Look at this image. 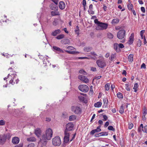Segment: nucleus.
<instances>
[{
    "label": "nucleus",
    "instance_id": "nucleus-58",
    "mask_svg": "<svg viewBox=\"0 0 147 147\" xmlns=\"http://www.w3.org/2000/svg\"><path fill=\"white\" fill-rule=\"evenodd\" d=\"M142 128L139 127L138 129V131L139 133H141L142 130H141Z\"/></svg>",
    "mask_w": 147,
    "mask_h": 147
},
{
    "label": "nucleus",
    "instance_id": "nucleus-33",
    "mask_svg": "<svg viewBox=\"0 0 147 147\" xmlns=\"http://www.w3.org/2000/svg\"><path fill=\"white\" fill-rule=\"evenodd\" d=\"M114 49L117 51L119 50L118 49V47H119L118 44L117 43H115L114 45Z\"/></svg>",
    "mask_w": 147,
    "mask_h": 147
},
{
    "label": "nucleus",
    "instance_id": "nucleus-48",
    "mask_svg": "<svg viewBox=\"0 0 147 147\" xmlns=\"http://www.w3.org/2000/svg\"><path fill=\"white\" fill-rule=\"evenodd\" d=\"M125 86H126L125 88V89L127 91H129L130 90L129 88V84H125Z\"/></svg>",
    "mask_w": 147,
    "mask_h": 147
},
{
    "label": "nucleus",
    "instance_id": "nucleus-20",
    "mask_svg": "<svg viewBox=\"0 0 147 147\" xmlns=\"http://www.w3.org/2000/svg\"><path fill=\"white\" fill-rule=\"evenodd\" d=\"M50 8L52 10L57 11L58 9V7L56 5H55L54 4H52L50 6Z\"/></svg>",
    "mask_w": 147,
    "mask_h": 147
},
{
    "label": "nucleus",
    "instance_id": "nucleus-44",
    "mask_svg": "<svg viewBox=\"0 0 147 147\" xmlns=\"http://www.w3.org/2000/svg\"><path fill=\"white\" fill-rule=\"evenodd\" d=\"M79 73L80 74L86 75L87 74V73L84 70L81 69L79 71Z\"/></svg>",
    "mask_w": 147,
    "mask_h": 147
},
{
    "label": "nucleus",
    "instance_id": "nucleus-53",
    "mask_svg": "<svg viewBox=\"0 0 147 147\" xmlns=\"http://www.w3.org/2000/svg\"><path fill=\"white\" fill-rule=\"evenodd\" d=\"M119 47L120 48L122 49L124 48V46L123 45L122 43H120L118 44Z\"/></svg>",
    "mask_w": 147,
    "mask_h": 147
},
{
    "label": "nucleus",
    "instance_id": "nucleus-2",
    "mask_svg": "<svg viewBox=\"0 0 147 147\" xmlns=\"http://www.w3.org/2000/svg\"><path fill=\"white\" fill-rule=\"evenodd\" d=\"M100 128V126L97 127L96 129L92 130L91 131L90 134L93 135L95 134L94 136L96 137L101 136V132L98 133L100 132L101 131V129Z\"/></svg>",
    "mask_w": 147,
    "mask_h": 147
},
{
    "label": "nucleus",
    "instance_id": "nucleus-64",
    "mask_svg": "<svg viewBox=\"0 0 147 147\" xmlns=\"http://www.w3.org/2000/svg\"><path fill=\"white\" fill-rule=\"evenodd\" d=\"M82 4L84 6H85L86 5V0H83Z\"/></svg>",
    "mask_w": 147,
    "mask_h": 147
},
{
    "label": "nucleus",
    "instance_id": "nucleus-34",
    "mask_svg": "<svg viewBox=\"0 0 147 147\" xmlns=\"http://www.w3.org/2000/svg\"><path fill=\"white\" fill-rule=\"evenodd\" d=\"M101 102H97V103L94 104V106L96 107H99L101 106Z\"/></svg>",
    "mask_w": 147,
    "mask_h": 147
},
{
    "label": "nucleus",
    "instance_id": "nucleus-26",
    "mask_svg": "<svg viewBox=\"0 0 147 147\" xmlns=\"http://www.w3.org/2000/svg\"><path fill=\"white\" fill-rule=\"evenodd\" d=\"M4 136L5 137V139L6 140L7 139L8 140H9L11 136V135L9 133H7L6 134H3Z\"/></svg>",
    "mask_w": 147,
    "mask_h": 147
},
{
    "label": "nucleus",
    "instance_id": "nucleus-39",
    "mask_svg": "<svg viewBox=\"0 0 147 147\" xmlns=\"http://www.w3.org/2000/svg\"><path fill=\"white\" fill-rule=\"evenodd\" d=\"M18 110H15L13 113V115L15 117H17L18 116Z\"/></svg>",
    "mask_w": 147,
    "mask_h": 147
},
{
    "label": "nucleus",
    "instance_id": "nucleus-22",
    "mask_svg": "<svg viewBox=\"0 0 147 147\" xmlns=\"http://www.w3.org/2000/svg\"><path fill=\"white\" fill-rule=\"evenodd\" d=\"M76 118V116L75 115H73L69 117V120L70 121H74Z\"/></svg>",
    "mask_w": 147,
    "mask_h": 147
},
{
    "label": "nucleus",
    "instance_id": "nucleus-56",
    "mask_svg": "<svg viewBox=\"0 0 147 147\" xmlns=\"http://www.w3.org/2000/svg\"><path fill=\"white\" fill-rule=\"evenodd\" d=\"M34 144L33 143H32L31 144H29L28 146V147H34Z\"/></svg>",
    "mask_w": 147,
    "mask_h": 147
},
{
    "label": "nucleus",
    "instance_id": "nucleus-60",
    "mask_svg": "<svg viewBox=\"0 0 147 147\" xmlns=\"http://www.w3.org/2000/svg\"><path fill=\"white\" fill-rule=\"evenodd\" d=\"M52 1L55 4V5L57 6L58 1L57 0H52Z\"/></svg>",
    "mask_w": 147,
    "mask_h": 147
},
{
    "label": "nucleus",
    "instance_id": "nucleus-9",
    "mask_svg": "<svg viewBox=\"0 0 147 147\" xmlns=\"http://www.w3.org/2000/svg\"><path fill=\"white\" fill-rule=\"evenodd\" d=\"M65 136L64 137V143H67L69 140V133L64 132Z\"/></svg>",
    "mask_w": 147,
    "mask_h": 147
},
{
    "label": "nucleus",
    "instance_id": "nucleus-6",
    "mask_svg": "<svg viewBox=\"0 0 147 147\" xmlns=\"http://www.w3.org/2000/svg\"><path fill=\"white\" fill-rule=\"evenodd\" d=\"M74 128V125L72 123L70 122L67 123L66 126V129L64 132L69 133V131H71Z\"/></svg>",
    "mask_w": 147,
    "mask_h": 147
},
{
    "label": "nucleus",
    "instance_id": "nucleus-19",
    "mask_svg": "<svg viewBox=\"0 0 147 147\" xmlns=\"http://www.w3.org/2000/svg\"><path fill=\"white\" fill-rule=\"evenodd\" d=\"M108 26V24L107 23L102 22V30L106 29Z\"/></svg>",
    "mask_w": 147,
    "mask_h": 147
},
{
    "label": "nucleus",
    "instance_id": "nucleus-62",
    "mask_svg": "<svg viewBox=\"0 0 147 147\" xmlns=\"http://www.w3.org/2000/svg\"><path fill=\"white\" fill-rule=\"evenodd\" d=\"M67 49L68 50H72L74 49V48L72 46H69L67 47Z\"/></svg>",
    "mask_w": 147,
    "mask_h": 147
},
{
    "label": "nucleus",
    "instance_id": "nucleus-31",
    "mask_svg": "<svg viewBox=\"0 0 147 147\" xmlns=\"http://www.w3.org/2000/svg\"><path fill=\"white\" fill-rule=\"evenodd\" d=\"M138 87V84L136 83L135 84L133 88V89L134 90V92H136L137 91Z\"/></svg>",
    "mask_w": 147,
    "mask_h": 147
},
{
    "label": "nucleus",
    "instance_id": "nucleus-43",
    "mask_svg": "<svg viewBox=\"0 0 147 147\" xmlns=\"http://www.w3.org/2000/svg\"><path fill=\"white\" fill-rule=\"evenodd\" d=\"M5 121L3 120H0V125L3 126L5 125Z\"/></svg>",
    "mask_w": 147,
    "mask_h": 147
},
{
    "label": "nucleus",
    "instance_id": "nucleus-49",
    "mask_svg": "<svg viewBox=\"0 0 147 147\" xmlns=\"http://www.w3.org/2000/svg\"><path fill=\"white\" fill-rule=\"evenodd\" d=\"M88 12L89 14H94V12L92 10H88Z\"/></svg>",
    "mask_w": 147,
    "mask_h": 147
},
{
    "label": "nucleus",
    "instance_id": "nucleus-1",
    "mask_svg": "<svg viewBox=\"0 0 147 147\" xmlns=\"http://www.w3.org/2000/svg\"><path fill=\"white\" fill-rule=\"evenodd\" d=\"M53 131L52 129L50 128L47 129L45 131V134H43L41 138L39 143H41L44 145H46L48 140L51 139L52 137Z\"/></svg>",
    "mask_w": 147,
    "mask_h": 147
},
{
    "label": "nucleus",
    "instance_id": "nucleus-7",
    "mask_svg": "<svg viewBox=\"0 0 147 147\" xmlns=\"http://www.w3.org/2000/svg\"><path fill=\"white\" fill-rule=\"evenodd\" d=\"M79 89L81 91L86 92L88 91L89 88L86 85H81L78 87Z\"/></svg>",
    "mask_w": 147,
    "mask_h": 147
},
{
    "label": "nucleus",
    "instance_id": "nucleus-16",
    "mask_svg": "<svg viewBox=\"0 0 147 147\" xmlns=\"http://www.w3.org/2000/svg\"><path fill=\"white\" fill-rule=\"evenodd\" d=\"M104 105H103V108H106L107 106L108 100L107 98H103Z\"/></svg>",
    "mask_w": 147,
    "mask_h": 147
},
{
    "label": "nucleus",
    "instance_id": "nucleus-14",
    "mask_svg": "<svg viewBox=\"0 0 147 147\" xmlns=\"http://www.w3.org/2000/svg\"><path fill=\"white\" fill-rule=\"evenodd\" d=\"M61 33V30L59 29H57L52 32L51 33V35L53 36H55L57 34H60Z\"/></svg>",
    "mask_w": 147,
    "mask_h": 147
},
{
    "label": "nucleus",
    "instance_id": "nucleus-45",
    "mask_svg": "<svg viewBox=\"0 0 147 147\" xmlns=\"http://www.w3.org/2000/svg\"><path fill=\"white\" fill-rule=\"evenodd\" d=\"M142 42L140 39H138L137 42V45L139 47H140L141 45Z\"/></svg>",
    "mask_w": 147,
    "mask_h": 147
},
{
    "label": "nucleus",
    "instance_id": "nucleus-8",
    "mask_svg": "<svg viewBox=\"0 0 147 147\" xmlns=\"http://www.w3.org/2000/svg\"><path fill=\"white\" fill-rule=\"evenodd\" d=\"M78 78L80 80L85 83H88L89 81L87 77L84 76L80 75L79 76Z\"/></svg>",
    "mask_w": 147,
    "mask_h": 147
},
{
    "label": "nucleus",
    "instance_id": "nucleus-30",
    "mask_svg": "<svg viewBox=\"0 0 147 147\" xmlns=\"http://www.w3.org/2000/svg\"><path fill=\"white\" fill-rule=\"evenodd\" d=\"M91 49L92 48L91 47H85L84 49V51L86 52L90 51Z\"/></svg>",
    "mask_w": 147,
    "mask_h": 147
},
{
    "label": "nucleus",
    "instance_id": "nucleus-11",
    "mask_svg": "<svg viewBox=\"0 0 147 147\" xmlns=\"http://www.w3.org/2000/svg\"><path fill=\"white\" fill-rule=\"evenodd\" d=\"M134 34L133 33H131L129 37V40H128L127 42L128 44L129 45H131L132 44L134 41Z\"/></svg>",
    "mask_w": 147,
    "mask_h": 147
},
{
    "label": "nucleus",
    "instance_id": "nucleus-10",
    "mask_svg": "<svg viewBox=\"0 0 147 147\" xmlns=\"http://www.w3.org/2000/svg\"><path fill=\"white\" fill-rule=\"evenodd\" d=\"M34 133L38 138H40L41 134V131L40 128H36L35 130Z\"/></svg>",
    "mask_w": 147,
    "mask_h": 147
},
{
    "label": "nucleus",
    "instance_id": "nucleus-47",
    "mask_svg": "<svg viewBox=\"0 0 147 147\" xmlns=\"http://www.w3.org/2000/svg\"><path fill=\"white\" fill-rule=\"evenodd\" d=\"M108 129L109 130H112L113 131H115V129L112 126H109L108 127Z\"/></svg>",
    "mask_w": 147,
    "mask_h": 147
},
{
    "label": "nucleus",
    "instance_id": "nucleus-27",
    "mask_svg": "<svg viewBox=\"0 0 147 147\" xmlns=\"http://www.w3.org/2000/svg\"><path fill=\"white\" fill-rule=\"evenodd\" d=\"M95 23L96 24V26H101V22L98 21V20L97 19H96L94 20Z\"/></svg>",
    "mask_w": 147,
    "mask_h": 147
},
{
    "label": "nucleus",
    "instance_id": "nucleus-46",
    "mask_svg": "<svg viewBox=\"0 0 147 147\" xmlns=\"http://www.w3.org/2000/svg\"><path fill=\"white\" fill-rule=\"evenodd\" d=\"M96 63L99 67H101V61L100 60H98L96 61Z\"/></svg>",
    "mask_w": 147,
    "mask_h": 147
},
{
    "label": "nucleus",
    "instance_id": "nucleus-37",
    "mask_svg": "<svg viewBox=\"0 0 147 147\" xmlns=\"http://www.w3.org/2000/svg\"><path fill=\"white\" fill-rule=\"evenodd\" d=\"M142 130L143 132L147 134V125L145 126Z\"/></svg>",
    "mask_w": 147,
    "mask_h": 147
},
{
    "label": "nucleus",
    "instance_id": "nucleus-23",
    "mask_svg": "<svg viewBox=\"0 0 147 147\" xmlns=\"http://www.w3.org/2000/svg\"><path fill=\"white\" fill-rule=\"evenodd\" d=\"M27 140L29 142H35L36 140V139L34 137H33L27 138Z\"/></svg>",
    "mask_w": 147,
    "mask_h": 147
},
{
    "label": "nucleus",
    "instance_id": "nucleus-29",
    "mask_svg": "<svg viewBox=\"0 0 147 147\" xmlns=\"http://www.w3.org/2000/svg\"><path fill=\"white\" fill-rule=\"evenodd\" d=\"M124 109L123 108V105H122L120 107V108L119 110V112L121 114H123L124 112Z\"/></svg>",
    "mask_w": 147,
    "mask_h": 147
},
{
    "label": "nucleus",
    "instance_id": "nucleus-52",
    "mask_svg": "<svg viewBox=\"0 0 147 147\" xmlns=\"http://www.w3.org/2000/svg\"><path fill=\"white\" fill-rule=\"evenodd\" d=\"M103 120L104 121H106L108 119L106 115H103Z\"/></svg>",
    "mask_w": 147,
    "mask_h": 147
},
{
    "label": "nucleus",
    "instance_id": "nucleus-18",
    "mask_svg": "<svg viewBox=\"0 0 147 147\" xmlns=\"http://www.w3.org/2000/svg\"><path fill=\"white\" fill-rule=\"evenodd\" d=\"M53 48L54 50L60 52L61 53H63V51L60 48L56 46H53Z\"/></svg>",
    "mask_w": 147,
    "mask_h": 147
},
{
    "label": "nucleus",
    "instance_id": "nucleus-59",
    "mask_svg": "<svg viewBox=\"0 0 147 147\" xmlns=\"http://www.w3.org/2000/svg\"><path fill=\"white\" fill-rule=\"evenodd\" d=\"M108 135V133L107 132H102V136H107Z\"/></svg>",
    "mask_w": 147,
    "mask_h": 147
},
{
    "label": "nucleus",
    "instance_id": "nucleus-25",
    "mask_svg": "<svg viewBox=\"0 0 147 147\" xmlns=\"http://www.w3.org/2000/svg\"><path fill=\"white\" fill-rule=\"evenodd\" d=\"M119 20L118 19H114L112 20L111 21V23L113 24H117L119 22Z\"/></svg>",
    "mask_w": 147,
    "mask_h": 147
},
{
    "label": "nucleus",
    "instance_id": "nucleus-5",
    "mask_svg": "<svg viewBox=\"0 0 147 147\" xmlns=\"http://www.w3.org/2000/svg\"><path fill=\"white\" fill-rule=\"evenodd\" d=\"M126 32L124 30H120L117 33V37L119 39L121 40L125 36Z\"/></svg>",
    "mask_w": 147,
    "mask_h": 147
},
{
    "label": "nucleus",
    "instance_id": "nucleus-50",
    "mask_svg": "<svg viewBox=\"0 0 147 147\" xmlns=\"http://www.w3.org/2000/svg\"><path fill=\"white\" fill-rule=\"evenodd\" d=\"M147 110L146 109H144V111L143 113V115L146 116L147 114Z\"/></svg>",
    "mask_w": 147,
    "mask_h": 147
},
{
    "label": "nucleus",
    "instance_id": "nucleus-36",
    "mask_svg": "<svg viewBox=\"0 0 147 147\" xmlns=\"http://www.w3.org/2000/svg\"><path fill=\"white\" fill-rule=\"evenodd\" d=\"M51 14L53 16L59 15V13L57 11H52L51 12Z\"/></svg>",
    "mask_w": 147,
    "mask_h": 147
},
{
    "label": "nucleus",
    "instance_id": "nucleus-41",
    "mask_svg": "<svg viewBox=\"0 0 147 147\" xmlns=\"http://www.w3.org/2000/svg\"><path fill=\"white\" fill-rule=\"evenodd\" d=\"M115 57V55L114 54L111 55L110 57L109 58V59L111 61H112L114 59Z\"/></svg>",
    "mask_w": 147,
    "mask_h": 147
},
{
    "label": "nucleus",
    "instance_id": "nucleus-3",
    "mask_svg": "<svg viewBox=\"0 0 147 147\" xmlns=\"http://www.w3.org/2000/svg\"><path fill=\"white\" fill-rule=\"evenodd\" d=\"M71 110L72 112L77 114H80L82 113V109L79 107L74 106L71 107Z\"/></svg>",
    "mask_w": 147,
    "mask_h": 147
},
{
    "label": "nucleus",
    "instance_id": "nucleus-55",
    "mask_svg": "<svg viewBox=\"0 0 147 147\" xmlns=\"http://www.w3.org/2000/svg\"><path fill=\"white\" fill-rule=\"evenodd\" d=\"M96 29L97 31L100 30H101V26H96Z\"/></svg>",
    "mask_w": 147,
    "mask_h": 147
},
{
    "label": "nucleus",
    "instance_id": "nucleus-28",
    "mask_svg": "<svg viewBox=\"0 0 147 147\" xmlns=\"http://www.w3.org/2000/svg\"><path fill=\"white\" fill-rule=\"evenodd\" d=\"M64 37V35L63 34H60L56 37V38L58 40H60L63 38Z\"/></svg>",
    "mask_w": 147,
    "mask_h": 147
},
{
    "label": "nucleus",
    "instance_id": "nucleus-35",
    "mask_svg": "<svg viewBox=\"0 0 147 147\" xmlns=\"http://www.w3.org/2000/svg\"><path fill=\"white\" fill-rule=\"evenodd\" d=\"M117 96L118 98L120 99L122 98L123 97V94L120 92H119L117 94Z\"/></svg>",
    "mask_w": 147,
    "mask_h": 147
},
{
    "label": "nucleus",
    "instance_id": "nucleus-17",
    "mask_svg": "<svg viewBox=\"0 0 147 147\" xmlns=\"http://www.w3.org/2000/svg\"><path fill=\"white\" fill-rule=\"evenodd\" d=\"M129 4L127 5V7L129 10L131 11L133 10V5L131 3V1L130 0L128 1Z\"/></svg>",
    "mask_w": 147,
    "mask_h": 147
},
{
    "label": "nucleus",
    "instance_id": "nucleus-38",
    "mask_svg": "<svg viewBox=\"0 0 147 147\" xmlns=\"http://www.w3.org/2000/svg\"><path fill=\"white\" fill-rule=\"evenodd\" d=\"M110 87V84H107L105 86V90L108 91L109 90Z\"/></svg>",
    "mask_w": 147,
    "mask_h": 147
},
{
    "label": "nucleus",
    "instance_id": "nucleus-15",
    "mask_svg": "<svg viewBox=\"0 0 147 147\" xmlns=\"http://www.w3.org/2000/svg\"><path fill=\"white\" fill-rule=\"evenodd\" d=\"M59 8L61 9H64L65 6V4L63 1H60L59 3Z\"/></svg>",
    "mask_w": 147,
    "mask_h": 147
},
{
    "label": "nucleus",
    "instance_id": "nucleus-40",
    "mask_svg": "<svg viewBox=\"0 0 147 147\" xmlns=\"http://www.w3.org/2000/svg\"><path fill=\"white\" fill-rule=\"evenodd\" d=\"M107 36L108 38L110 39H112L113 38V36L112 33H108L107 34Z\"/></svg>",
    "mask_w": 147,
    "mask_h": 147
},
{
    "label": "nucleus",
    "instance_id": "nucleus-51",
    "mask_svg": "<svg viewBox=\"0 0 147 147\" xmlns=\"http://www.w3.org/2000/svg\"><path fill=\"white\" fill-rule=\"evenodd\" d=\"M141 68H143L144 69H146V65L144 63H143L141 66Z\"/></svg>",
    "mask_w": 147,
    "mask_h": 147
},
{
    "label": "nucleus",
    "instance_id": "nucleus-42",
    "mask_svg": "<svg viewBox=\"0 0 147 147\" xmlns=\"http://www.w3.org/2000/svg\"><path fill=\"white\" fill-rule=\"evenodd\" d=\"M65 51L68 53L69 54H76V53L77 52H76L75 51H67V50H65Z\"/></svg>",
    "mask_w": 147,
    "mask_h": 147
},
{
    "label": "nucleus",
    "instance_id": "nucleus-24",
    "mask_svg": "<svg viewBox=\"0 0 147 147\" xmlns=\"http://www.w3.org/2000/svg\"><path fill=\"white\" fill-rule=\"evenodd\" d=\"M62 43L64 44H68L69 42V40L68 39H65L61 40Z\"/></svg>",
    "mask_w": 147,
    "mask_h": 147
},
{
    "label": "nucleus",
    "instance_id": "nucleus-57",
    "mask_svg": "<svg viewBox=\"0 0 147 147\" xmlns=\"http://www.w3.org/2000/svg\"><path fill=\"white\" fill-rule=\"evenodd\" d=\"M141 11L143 13H145V9L144 7H142L141 8Z\"/></svg>",
    "mask_w": 147,
    "mask_h": 147
},
{
    "label": "nucleus",
    "instance_id": "nucleus-21",
    "mask_svg": "<svg viewBox=\"0 0 147 147\" xmlns=\"http://www.w3.org/2000/svg\"><path fill=\"white\" fill-rule=\"evenodd\" d=\"M134 55L130 54L128 56V61L130 62H132L133 60Z\"/></svg>",
    "mask_w": 147,
    "mask_h": 147
},
{
    "label": "nucleus",
    "instance_id": "nucleus-12",
    "mask_svg": "<svg viewBox=\"0 0 147 147\" xmlns=\"http://www.w3.org/2000/svg\"><path fill=\"white\" fill-rule=\"evenodd\" d=\"M5 137L3 135H0V144H3L6 141Z\"/></svg>",
    "mask_w": 147,
    "mask_h": 147
},
{
    "label": "nucleus",
    "instance_id": "nucleus-32",
    "mask_svg": "<svg viewBox=\"0 0 147 147\" xmlns=\"http://www.w3.org/2000/svg\"><path fill=\"white\" fill-rule=\"evenodd\" d=\"M79 99L81 101L84 102H85V98L82 96H78V97Z\"/></svg>",
    "mask_w": 147,
    "mask_h": 147
},
{
    "label": "nucleus",
    "instance_id": "nucleus-13",
    "mask_svg": "<svg viewBox=\"0 0 147 147\" xmlns=\"http://www.w3.org/2000/svg\"><path fill=\"white\" fill-rule=\"evenodd\" d=\"M20 141L19 138L17 137H15L13 138L12 142L14 144H17Z\"/></svg>",
    "mask_w": 147,
    "mask_h": 147
},
{
    "label": "nucleus",
    "instance_id": "nucleus-54",
    "mask_svg": "<svg viewBox=\"0 0 147 147\" xmlns=\"http://www.w3.org/2000/svg\"><path fill=\"white\" fill-rule=\"evenodd\" d=\"M134 125L133 123H131L129 124L128 126V128L129 129H131L133 127Z\"/></svg>",
    "mask_w": 147,
    "mask_h": 147
},
{
    "label": "nucleus",
    "instance_id": "nucleus-61",
    "mask_svg": "<svg viewBox=\"0 0 147 147\" xmlns=\"http://www.w3.org/2000/svg\"><path fill=\"white\" fill-rule=\"evenodd\" d=\"M145 32V30H142L140 32V35H143Z\"/></svg>",
    "mask_w": 147,
    "mask_h": 147
},
{
    "label": "nucleus",
    "instance_id": "nucleus-4",
    "mask_svg": "<svg viewBox=\"0 0 147 147\" xmlns=\"http://www.w3.org/2000/svg\"><path fill=\"white\" fill-rule=\"evenodd\" d=\"M53 144L54 146H59L61 143L60 138L59 136H56L52 139Z\"/></svg>",
    "mask_w": 147,
    "mask_h": 147
},
{
    "label": "nucleus",
    "instance_id": "nucleus-63",
    "mask_svg": "<svg viewBox=\"0 0 147 147\" xmlns=\"http://www.w3.org/2000/svg\"><path fill=\"white\" fill-rule=\"evenodd\" d=\"M91 70L93 71H96V69L95 67H91Z\"/></svg>",
    "mask_w": 147,
    "mask_h": 147
}]
</instances>
